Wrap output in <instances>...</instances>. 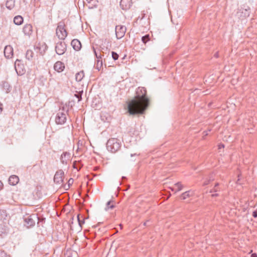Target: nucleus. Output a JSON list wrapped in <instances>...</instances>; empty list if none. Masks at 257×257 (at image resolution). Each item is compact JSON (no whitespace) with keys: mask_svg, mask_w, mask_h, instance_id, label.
Listing matches in <instances>:
<instances>
[{"mask_svg":"<svg viewBox=\"0 0 257 257\" xmlns=\"http://www.w3.org/2000/svg\"><path fill=\"white\" fill-rule=\"evenodd\" d=\"M149 105V99L147 96V90L144 87H139L136 91V96L127 105L130 114H143Z\"/></svg>","mask_w":257,"mask_h":257,"instance_id":"f257e3e1","label":"nucleus"},{"mask_svg":"<svg viewBox=\"0 0 257 257\" xmlns=\"http://www.w3.org/2000/svg\"><path fill=\"white\" fill-rule=\"evenodd\" d=\"M121 144L118 140L115 138H111L108 140L106 144L107 149L112 153H115L120 148Z\"/></svg>","mask_w":257,"mask_h":257,"instance_id":"f03ea898","label":"nucleus"},{"mask_svg":"<svg viewBox=\"0 0 257 257\" xmlns=\"http://www.w3.org/2000/svg\"><path fill=\"white\" fill-rule=\"evenodd\" d=\"M67 111L64 108L60 109L55 117V122L57 124H63L66 121Z\"/></svg>","mask_w":257,"mask_h":257,"instance_id":"7ed1b4c3","label":"nucleus"},{"mask_svg":"<svg viewBox=\"0 0 257 257\" xmlns=\"http://www.w3.org/2000/svg\"><path fill=\"white\" fill-rule=\"evenodd\" d=\"M56 35L58 38L61 40H64L67 35V33L65 29V25L63 22L58 24L56 29Z\"/></svg>","mask_w":257,"mask_h":257,"instance_id":"20e7f679","label":"nucleus"},{"mask_svg":"<svg viewBox=\"0 0 257 257\" xmlns=\"http://www.w3.org/2000/svg\"><path fill=\"white\" fill-rule=\"evenodd\" d=\"M126 28L124 26L118 25L115 27V34L117 39L122 38L126 32Z\"/></svg>","mask_w":257,"mask_h":257,"instance_id":"39448f33","label":"nucleus"},{"mask_svg":"<svg viewBox=\"0 0 257 257\" xmlns=\"http://www.w3.org/2000/svg\"><path fill=\"white\" fill-rule=\"evenodd\" d=\"M64 173L62 170H58L54 177V181L58 184H61L63 182Z\"/></svg>","mask_w":257,"mask_h":257,"instance_id":"423d86ee","label":"nucleus"},{"mask_svg":"<svg viewBox=\"0 0 257 257\" xmlns=\"http://www.w3.org/2000/svg\"><path fill=\"white\" fill-rule=\"evenodd\" d=\"M66 50V45L64 42L57 43L55 46V51L58 55L63 54Z\"/></svg>","mask_w":257,"mask_h":257,"instance_id":"0eeeda50","label":"nucleus"},{"mask_svg":"<svg viewBox=\"0 0 257 257\" xmlns=\"http://www.w3.org/2000/svg\"><path fill=\"white\" fill-rule=\"evenodd\" d=\"M249 9L248 7L247 8H241L238 10L236 13V15L238 18L243 19L249 16Z\"/></svg>","mask_w":257,"mask_h":257,"instance_id":"6e6552de","label":"nucleus"},{"mask_svg":"<svg viewBox=\"0 0 257 257\" xmlns=\"http://www.w3.org/2000/svg\"><path fill=\"white\" fill-rule=\"evenodd\" d=\"M15 68L17 73L19 75H21L25 73L24 65L21 63V61L18 59H17L15 63Z\"/></svg>","mask_w":257,"mask_h":257,"instance_id":"1a4fd4ad","label":"nucleus"},{"mask_svg":"<svg viewBox=\"0 0 257 257\" xmlns=\"http://www.w3.org/2000/svg\"><path fill=\"white\" fill-rule=\"evenodd\" d=\"M35 215H29L24 218V221L25 222V225L27 226V227H30L34 226L35 224V221L34 218H35Z\"/></svg>","mask_w":257,"mask_h":257,"instance_id":"9d476101","label":"nucleus"},{"mask_svg":"<svg viewBox=\"0 0 257 257\" xmlns=\"http://www.w3.org/2000/svg\"><path fill=\"white\" fill-rule=\"evenodd\" d=\"M132 5V0H121L120 2V6L123 10L130 9Z\"/></svg>","mask_w":257,"mask_h":257,"instance_id":"9b49d317","label":"nucleus"},{"mask_svg":"<svg viewBox=\"0 0 257 257\" xmlns=\"http://www.w3.org/2000/svg\"><path fill=\"white\" fill-rule=\"evenodd\" d=\"M47 46L45 43L38 45L35 48V51L40 55H43L45 54L47 50Z\"/></svg>","mask_w":257,"mask_h":257,"instance_id":"f8f14e48","label":"nucleus"},{"mask_svg":"<svg viewBox=\"0 0 257 257\" xmlns=\"http://www.w3.org/2000/svg\"><path fill=\"white\" fill-rule=\"evenodd\" d=\"M4 55L7 58H10L13 55V48L10 45L6 46L4 49Z\"/></svg>","mask_w":257,"mask_h":257,"instance_id":"ddd939ff","label":"nucleus"},{"mask_svg":"<svg viewBox=\"0 0 257 257\" xmlns=\"http://www.w3.org/2000/svg\"><path fill=\"white\" fill-rule=\"evenodd\" d=\"M10 219V216L5 210H0V220L7 223Z\"/></svg>","mask_w":257,"mask_h":257,"instance_id":"4468645a","label":"nucleus"},{"mask_svg":"<svg viewBox=\"0 0 257 257\" xmlns=\"http://www.w3.org/2000/svg\"><path fill=\"white\" fill-rule=\"evenodd\" d=\"M65 65L61 61L56 62L54 65V69L58 72H61L64 70Z\"/></svg>","mask_w":257,"mask_h":257,"instance_id":"2eb2a0df","label":"nucleus"},{"mask_svg":"<svg viewBox=\"0 0 257 257\" xmlns=\"http://www.w3.org/2000/svg\"><path fill=\"white\" fill-rule=\"evenodd\" d=\"M70 153L68 152H64L61 157L60 160L63 164H66L70 158Z\"/></svg>","mask_w":257,"mask_h":257,"instance_id":"dca6fc26","label":"nucleus"},{"mask_svg":"<svg viewBox=\"0 0 257 257\" xmlns=\"http://www.w3.org/2000/svg\"><path fill=\"white\" fill-rule=\"evenodd\" d=\"M9 229L8 227L5 224H0V237L3 238L8 233Z\"/></svg>","mask_w":257,"mask_h":257,"instance_id":"f3484780","label":"nucleus"},{"mask_svg":"<svg viewBox=\"0 0 257 257\" xmlns=\"http://www.w3.org/2000/svg\"><path fill=\"white\" fill-rule=\"evenodd\" d=\"M71 45L76 51H79L81 48V44L77 39H74L71 41Z\"/></svg>","mask_w":257,"mask_h":257,"instance_id":"a211bd4d","label":"nucleus"},{"mask_svg":"<svg viewBox=\"0 0 257 257\" xmlns=\"http://www.w3.org/2000/svg\"><path fill=\"white\" fill-rule=\"evenodd\" d=\"M19 181V177L16 175H12L10 177L9 179V182L10 184L12 185H17Z\"/></svg>","mask_w":257,"mask_h":257,"instance_id":"6ab92c4d","label":"nucleus"},{"mask_svg":"<svg viewBox=\"0 0 257 257\" xmlns=\"http://www.w3.org/2000/svg\"><path fill=\"white\" fill-rule=\"evenodd\" d=\"M32 28L31 24H26L23 28V32L25 35H30L33 31Z\"/></svg>","mask_w":257,"mask_h":257,"instance_id":"aec40b11","label":"nucleus"},{"mask_svg":"<svg viewBox=\"0 0 257 257\" xmlns=\"http://www.w3.org/2000/svg\"><path fill=\"white\" fill-rule=\"evenodd\" d=\"M14 22L17 25H20L23 23V18L21 16H17L14 19Z\"/></svg>","mask_w":257,"mask_h":257,"instance_id":"412c9836","label":"nucleus"},{"mask_svg":"<svg viewBox=\"0 0 257 257\" xmlns=\"http://www.w3.org/2000/svg\"><path fill=\"white\" fill-rule=\"evenodd\" d=\"M15 0H7L6 3V6L9 10H12L15 6Z\"/></svg>","mask_w":257,"mask_h":257,"instance_id":"4be33fe9","label":"nucleus"},{"mask_svg":"<svg viewBox=\"0 0 257 257\" xmlns=\"http://www.w3.org/2000/svg\"><path fill=\"white\" fill-rule=\"evenodd\" d=\"M84 77V73L83 71H81L77 73L75 75V79L77 81L79 82L82 80Z\"/></svg>","mask_w":257,"mask_h":257,"instance_id":"5701e85b","label":"nucleus"},{"mask_svg":"<svg viewBox=\"0 0 257 257\" xmlns=\"http://www.w3.org/2000/svg\"><path fill=\"white\" fill-rule=\"evenodd\" d=\"M114 202L113 201H109L107 202L105 210L107 211L109 209H112L114 207Z\"/></svg>","mask_w":257,"mask_h":257,"instance_id":"b1692460","label":"nucleus"},{"mask_svg":"<svg viewBox=\"0 0 257 257\" xmlns=\"http://www.w3.org/2000/svg\"><path fill=\"white\" fill-rule=\"evenodd\" d=\"M191 195H192V193L191 194V192L190 191H186L181 194V198L184 200Z\"/></svg>","mask_w":257,"mask_h":257,"instance_id":"393cba45","label":"nucleus"},{"mask_svg":"<svg viewBox=\"0 0 257 257\" xmlns=\"http://www.w3.org/2000/svg\"><path fill=\"white\" fill-rule=\"evenodd\" d=\"M34 53L32 50H27L26 54V58L29 60H31L32 58L33 57Z\"/></svg>","mask_w":257,"mask_h":257,"instance_id":"a878e982","label":"nucleus"},{"mask_svg":"<svg viewBox=\"0 0 257 257\" xmlns=\"http://www.w3.org/2000/svg\"><path fill=\"white\" fill-rule=\"evenodd\" d=\"M103 63L102 59H98L96 61V68L98 70H100L102 67Z\"/></svg>","mask_w":257,"mask_h":257,"instance_id":"bb28decb","label":"nucleus"},{"mask_svg":"<svg viewBox=\"0 0 257 257\" xmlns=\"http://www.w3.org/2000/svg\"><path fill=\"white\" fill-rule=\"evenodd\" d=\"M93 50L95 54V56L97 58V60L102 59V57L103 55L101 54V52H98V51H96L94 47H93Z\"/></svg>","mask_w":257,"mask_h":257,"instance_id":"cd10ccee","label":"nucleus"},{"mask_svg":"<svg viewBox=\"0 0 257 257\" xmlns=\"http://www.w3.org/2000/svg\"><path fill=\"white\" fill-rule=\"evenodd\" d=\"M87 2L90 4L89 7L93 8L97 5V0H86Z\"/></svg>","mask_w":257,"mask_h":257,"instance_id":"c85d7f7f","label":"nucleus"},{"mask_svg":"<svg viewBox=\"0 0 257 257\" xmlns=\"http://www.w3.org/2000/svg\"><path fill=\"white\" fill-rule=\"evenodd\" d=\"M220 191V189L219 187V184L216 183L214 186V188L210 191V193L217 192Z\"/></svg>","mask_w":257,"mask_h":257,"instance_id":"c756f323","label":"nucleus"},{"mask_svg":"<svg viewBox=\"0 0 257 257\" xmlns=\"http://www.w3.org/2000/svg\"><path fill=\"white\" fill-rule=\"evenodd\" d=\"M73 167L74 169H77V170H79L81 167V165H80L79 162H77L76 161L74 162L73 164Z\"/></svg>","mask_w":257,"mask_h":257,"instance_id":"7c9ffc66","label":"nucleus"},{"mask_svg":"<svg viewBox=\"0 0 257 257\" xmlns=\"http://www.w3.org/2000/svg\"><path fill=\"white\" fill-rule=\"evenodd\" d=\"M100 52L102 53H106L107 52H109V50H108L107 47H105L104 46H101L100 47Z\"/></svg>","mask_w":257,"mask_h":257,"instance_id":"2f4dec72","label":"nucleus"},{"mask_svg":"<svg viewBox=\"0 0 257 257\" xmlns=\"http://www.w3.org/2000/svg\"><path fill=\"white\" fill-rule=\"evenodd\" d=\"M150 40V36L149 35H146L145 36L142 37V41L144 44H146L147 42H148Z\"/></svg>","mask_w":257,"mask_h":257,"instance_id":"473e14b6","label":"nucleus"},{"mask_svg":"<svg viewBox=\"0 0 257 257\" xmlns=\"http://www.w3.org/2000/svg\"><path fill=\"white\" fill-rule=\"evenodd\" d=\"M175 185L177 187V189L176 190L175 192L181 191L183 188V185L181 184L180 182H178L176 183Z\"/></svg>","mask_w":257,"mask_h":257,"instance_id":"72a5a7b5","label":"nucleus"},{"mask_svg":"<svg viewBox=\"0 0 257 257\" xmlns=\"http://www.w3.org/2000/svg\"><path fill=\"white\" fill-rule=\"evenodd\" d=\"M111 54H112V58L114 60H116L118 59V55L116 53L112 51L111 52Z\"/></svg>","mask_w":257,"mask_h":257,"instance_id":"f704fd0d","label":"nucleus"},{"mask_svg":"<svg viewBox=\"0 0 257 257\" xmlns=\"http://www.w3.org/2000/svg\"><path fill=\"white\" fill-rule=\"evenodd\" d=\"M77 220H78V223H79V225L81 227L82 224L84 223V221L83 220H80L79 215H77Z\"/></svg>","mask_w":257,"mask_h":257,"instance_id":"c9c22d12","label":"nucleus"},{"mask_svg":"<svg viewBox=\"0 0 257 257\" xmlns=\"http://www.w3.org/2000/svg\"><path fill=\"white\" fill-rule=\"evenodd\" d=\"M0 257H9L7 253L2 250H0Z\"/></svg>","mask_w":257,"mask_h":257,"instance_id":"e433bc0d","label":"nucleus"},{"mask_svg":"<svg viewBox=\"0 0 257 257\" xmlns=\"http://www.w3.org/2000/svg\"><path fill=\"white\" fill-rule=\"evenodd\" d=\"M252 216L257 218V209L252 212Z\"/></svg>","mask_w":257,"mask_h":257,"instance_id":"4c0bfd02","label":"nucleus"},{"mask_svg":"<svg viewBox=\"0 0 257 257\" xmlns=\"http://www.w3.org/2000/svg\"><path fill=\"white\" fill-rule=\"evenodd\" d=\"M224 148V145L223 144L219 145V146H218L219 149H221V148Z\"/></svg>","mask_w":257,"mask_h":257,"instance_id":"58836bf2","label":"nucleus"},{"mask_svg":"<svg viewBox=\"0 0 257 257\" xmlns=\"http://www.w3.org/2000/svg\"><path fill=\"white\" fill-rule=\"evenodd\" d=\"M2 105L3 104L0 102V113L2 112L3 111V107H2Z\"/></svg>","mask_w":257,"mask_h":257,"instance_id":"ea45409f","label":"nucleus"},{"mask_svg":"<svg viewBox=\"0 0 257 257\" xmlns=\"http://www.w3.org/2000/svg\"><path fill=\"white\" fill-rule=\"evenodd\" d=\"M73 182V180L72 179H70L68 181L69 184H70L71 183H72Z\"/></svg>","mask_w":257,"mask_h":257,"instance_id":"a19ab883","label":"nucleus"},{"mask_svg":"<svg viewBox=\"0 0 257 257\" xmlns=\"http://www.w3.org/2000/svg\"><path fill=\"white\" fill-rule=\"evenodd\" d=\"M209 183V181H205L203 183V185L205 186L207 185Z\"/></svg>","mask_w":257,"mask_h":257,"instance_id":"79ce46f5","label":"nucleus"},{"mask_svg":"<svg viewBox=\"0 0 257 257\" xmlns=\"http://www.w3.org/2000/svg\"><path fill=\"white\" fill-rule=\"evenodd\" d=\"M218 195V194L217 193H214V194H212V197H216V196H217Z\"/></svg>","mask_w":257,"mask_h":257,"instance_id":"37998d69","label":"nucleus"},{"mask_svg":"<svg viewBox=\"0 0 257 257\" xmlns=\"http://www.w3.org/2000/svg\"><path fill=\"white\" fill-rule=\"evenodd\" d=\"M251 257H257V255H256V254H255V253H252V254L251 255Z\"/></svg>","mask_w":257,"mask_h":257,"instance_id":"c03bdc74","label":"nucleus"},{"mask_svg":"<svg viewBox=\"0 0 257 257\" xmlns=\"http://www.w3.org/2000/svg\"><path fill=\"white\" fill-rule=\"evenodd\" d=\"M3 187V183L2 182L0 181V190L2 189Z\"/></svg>","mask_w":257,"mask_h":257,"instance_id":"a18cd8bd","label":"nucleus"},{"mask_svg":"<svg viewBox=\"0 0 257 257\" xmlns=\"http://www.w3.org/2000/svg\"><path fill=\"white\" fill-rule=\"evenodd\" d=\"M214 56L216 58H217L218 57V52L216 53L215 54H214Z\"/></svg>","mask_w":257,"mask_h":257,"instance_id":"49530a36","label":"nucleus"},{"mask_svg":"<svg viewBox=\"0 0 257 257\" xmlns=\"http://www.w3.org/2000/svg\"><path fill=\"white\" fill-rule=\"evenodd\" d=\"M148 221H147L145 222L144 223L143 225H144V226H146V225H147V223H148Z\"/></svg>","mask_w":257,"mask_h":257,"instance_id":"de8ad7c7","label":"nucleus"},{"mask_svg":"<svg viewBox=\"0 0 257 257\" xmlns=\"http://www.w3.org/2000/svg\"><path fill=\"white\" fill-rule=\"evenodd\" d=\"M171 189L172 191H176V190L174 188H171Z\"/></svg>","mask_w":257,"mask_h":257,"instance_id":"09e8293b","label":"nucleus"},{"mask_svg":"<svg viewBox=\"0 0 257 257\" xmlns=\"http://www.w3.org/2000/svg\"><path fill=\"white\" fill-rule=\"evenodd\" d=\"M204 133H205V135H205V136L207 135V133H205V132H204Z\"/></svg>","mask_w":257,"mask_h":257,"instance_id":"8fccbe9b","label":"nucleus"},{"mask_svg":"<svg viewBox=\"0 0 257 257\" xmlns=\"http://www.w3.org/2000/svg\"><path fill=\"white\" fill-rule=\"evenodd\" d=\"M134 155H136V154H134ZM134 156V155L131 154V157H132V156Z\"/></svg>","mask_w":257,"mask_h":257,"instance_id":"3c124183","label":"nucleus"},{"mask_svg":"<svg viewBox=\"0 0 257 257\" xmlns=\"http://www.w3.org/2000/svg\"><path fill=\"white\" fill-rule=\"evenodd\" d=\"M79 96V95H76V97H77L78 98H79V96Z\"/></svg>","mask_w":257,"mask_h":257,"instance_id":"603ef678","label":"nucleus"}]
</instances>
